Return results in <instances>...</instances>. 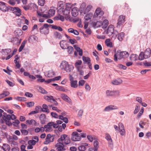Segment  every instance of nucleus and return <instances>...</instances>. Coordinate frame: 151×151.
Here are the masks:
<instances>
[{"instance_id":"obj_56","label":"nucleus","mask_w":151,"mask_h":151,"mask_svg":"<svg viewBox=\"0 0 151 151\" xmlns=\"http://www.w3.org/2000/svg\"><path fill=\"white\" fill-rule=\"evenodd\" d=\"M26 104L28 107H30L34 106L35 103L31 101L27 102Z\"/></svg>"},{"instance_id":"obj_63","label":"nucleus","mask_w":151,"mask_h":151,"mask_svg":"<svg viewBox=\"0 0 151 151\" xmlns=\"http://www.w3.org/2000/svg\"><path fill=\"white\" fill-rule=\"evenodd\" d=\"M82 61L80 60H78L75 64V66H77L81 65L82 63Z\"/></svg>"},{"instance_id":"obj_50","label":"nucleus","mask_w":151,"mask_h":151,"mask_svg":"<svg viewBox=\"0 0 151 151\" xmlns=\"http://www.w3.org/2000/svg\"><path fill=\"white\" fill-rule=\"evenodd\" d=\"M19 121L18 120L15 119L14 121L12 122V124L14 126L17 127V125L19 124Z\"/></svg>"},{"instance_id":"obj_33","label":"nucleus","mask_w":151,"mask_h":151,"mask_svg":"<svg viewBox=\"0 0 151 151\" xmlns=\"http://www.w3.org/2000/svg\"><path fill=\"white\" fill-rule=\"evenodd\" d=\"M51 28L52 29H58L60 31H62L63 30V29L60 26H58L56 25L52 24Z\"/></svg>"},{"instance_id":"obj_58","label":"nucleus","mask_w":151,"mask_h":151,"mask_svg":"<svg viewBox=\"0 0 151 151\" xmlns=\"http://www.w3.org/2000/svg\"><path fill=\"white\" fill-rule=\"evenodd\" d=\"M6 138L9 142H11V141H12L13 139L12 138V136L9 135L8 134H7V135H6Z\"/></svg>"},{"instance_id":"obj_15","label":"nucleus","mask_w":151,"mask_h":151,"mask_svg":"<svg viewBox=\"0 0 151 151\" xmlns=\"http://www.w3.org/2000/svg\"><path fill=\"white\" fill-rule=\"evenodd\" d=\"M46 119V116L45 114H42L40 116V123L43 124H45V119Z\"/></svg>"},{"instance_id":"obj_45","label":"nucleus","mask_w":151,"mask_h":151,"mask_svg":"<svg viewBox=\"0 0 151 151\" xmlns=\"http://www.w3.org/2000/svg\"><path fill=\"white\" fill-rule=\"evenodd\" d=\"M16 100L20 101H25L26 100V98L24 97H17L15 98Z\"/></svg>"},{"instance_id":"obj_2","label":"nucleus","mask_w":151,"mask_h":151,"mask_svg":"<svg viewBox=\"0 0 151 151\" xmlns=\"http://www.w3.org/2000/svg\"><path fill=\"white\" fill-rule=\"evenodd\" d=\"M51 25L52 24H44L39 29L40 32L45 35L48 34L49 32V27H51Z\"/></svg>"},{"instance_id":"obj_13","label":"nucleus","mask_w":151,"mask_h":151,"mask_svg":"<svg viewBox=\"0 0 151 151\" xmlns=\"http://www.w3.org/2000/svg\"><path fill=\"white\" fill-rule=\"evenodd\" d=\"M1 148L4 151H9L10 149V147L9 145L7 144L4 143L3 145V146H0Z\"/></svg>"},{"instance_id":"obj_48","label":"nucleus","mask_w":151,"mask_h":151,"mask_svg":"<svg viewBox=\"0 0 151 151\" xmlns=\"http://www.w3.org/2000/svg\"><path fill=\"white\" fill-rule=\"evenodd\" d=\"M22 135L24 136L27 135L28 134V131L25 129H21L20 130Z\"/></svg>"},{"instance_id":"obj_30","label":"nucleus","mask_w":151,"mask_h":151,"mask_svg":"<svg viewBox=\"0 0 151 151\" xmlns=\"http://www.w3.org/2000/svg\"><path fill=\"white\" fill-rule=\"evenodd\" d=\"M67 136V135L65 134L61 135L60 138L58 139L57 141L58 142H63V141L65 139V137Z\"/></svg>"},{"instance_id":"obj_25","label":"nucleus","mask_w":151,"mask_h":151,"mask_svg":"<svg viewBox=\"0 0 151 151\" xmlns=\"http://www.w3.org/2000/svg\"><path fill=\"white\" fill-rule=\"evenodd\" d=\"M54 122H50L48 123L47 125H45V128L48 129L49 130H51L52 129L51 126H53Z\"/></svg>"},{"instance_id":"obj_47","label":"nucleus","mask_w":151,"mask_h":151,"mask_svg":"<svg viewBox=\"0 0 151 151\" xmlns=\"http://www.w3.org/2000/svg\"><path fill=\"white\" fill-rule=\"evenodd\" d=\"M44 99L46 101H50V100H52V99H53V96H47L45 97ZM50 102H52L51 101H50Z\"/></svg>"},{"instance_id":"obj_49","label":"nucleus","mask_w":151,"mask_h":151,"mask_svg":"<svg viewBox=\"0 0 151 151\" xmlns=\"http://www.w3.org/2000/svg\"><path fill=\"white\" fill-rule=\"evenodd\" d=\"M144 111V108L143 107H142L141 109L139 112L138 113V114L137 115V117L138 119L140 118L141 116L142 115Z\"/></svg>"},{"instance_id":"obj_57","label":"nucleus","mask_w":151,"mask_h":151,"mask_svg":"<svg viewBox=\"0 0 151 151\" xmlns=\"http://www.w3.org/2000/svg\"><path fill=\"white\" fill-rule=\"evenodd\" d=\"M45 0H38V4L41 6H43L45 4Z\"/></svg>"},{"instance_id":"obj_26","label":"nucleus","mask_w":151,"mask_h":151,"mask_svg":"<svg viewBox=\"0 0 151 151\" xmlns=\"http://www.w3.org/2000/svg\"><path fill=\"white\" fill-rule=\"evenodd\" d=\"M122 80L120 79H118L113 81L112 83L114 85H118L121 83H122Z\"/></svg>"},{"instance_id":"obj_9","label":"nucleus","mask_w":151,"mask_h":151,"mask_svg":"<svg viewBox=\"0 0 151 151\" xmlns=\"http://www.w3.org/2000/svg\"><path fill=\"white\" fill-rule=\"evenodd\" d=\"M60 47L63 49H66L69 46V45L65 40H62L60 42Z\"/></svg>"},{"instance_id":"obj_12","label":"nucleus","mask_w":151,"mask_h":151,"mask_svg":"<svg viewBox=\"0 0 151 151\" xmlns=\"http://www.w3.org/2000/svg\"><path fill=\"white\" fill-rule=\"evenodd\" d=\"M88 144L86 143H83L78 147V150L79 151H85L86 149V147L88 146Z\"/></svg>"},{"instance_id":"obj_5","label":"nucleus","mask_w":151,"mask_h":151,"mask_svg":"<svg viewBox=\"0 0 151 151\" xmlns=\"http://www.w3.org/2000/svg\"><path fill=\"white\" fill-rule=\"evenodd\" d=\"M119 91L118 90L110 91L108 90L106 91V95L107 96H118L119 95Z\"/></svg>"},{"instance_id":"obj_40","label":"nucleus","mask_w":151,"mask_h":151,"mask_svg":"<svg viewBox=\"0 0 151 151\" xmlns=\"http://www.w3.org/2000/svg\"><path fill=\"white\" fill-rule=\"evenodd\" d=\"M144 58L145 59V56L144 55L143 52H141L139 55L138 59L140 60H142Z\"/></svg>"},{"instance_id":"obj_43","label":"nucleus","mask_w":151,"mask_h":151,"mask_svg":"<svg viewBox=\"0 0 151 151\" xmlns=\"http://www.w3.org/2000/svg\"><path fill=\"white\" fill-rule=\"evenodd\" d=\"M38 91L44 94H47V92L45 90L40 86L39 87Z\"/></svg>"},{"instance_id":"obj_19","label":"nucleus","mask_w":151,"mask_h":151,"mask_svg":"<svg viewBox=\"0 0 151 151\" xmlns=\"http://www.w3.org/2000/svg\"><path fill=\"white\" fill-rule=\"evenodd\" d=\"M53 34L55 37L56 39H60L62 37V35L58 31H54L53 32Z\"/></svg>"},{"instance_id":"obj_16","label":"nucleus","mask_w":151,"mask_h":151,"mask_svg":"<svg viewBox=\"0 0 151 151\" xmlns=\"http://www.w3.org/2000/svg\"><path fill=\"white\" fill-rule=\"evenodd\" d=\"M59 10L60 12H62L63 14L64 15H68L70 12V11L65 9H64L63 8H61L59 9Z\"/></svg>"},{"instance_id":"obj_6","label":"nucleus","mask_w":151,"mask_h":151,"mask_svg":"<svg viewBox=\"0 0 151 151\" xmlns=\"http://www.w3.org/2000/svg\"><path fill=\"white\" fill-rule=\"evenodd\" d=\"M10 11L13 12V13L18 16H20L21 15V11L20 9L17 7H11L10 8Z\"/></svg>"},{"instance_id":"obj_60","label":"nucleus","mask_w":151,"mask_h":151,"mask_svg":"<svg viewBox=\"0 0 151 151\" xmlns=\"http://www.w3.org/2000/svg\"><path fill=\"white\" fill-rule=\"evenodd\" d=\"M118 34V32L115 30V32H114L113 34V35L112 36V38H113L114 39H116Z\"/></svg>"},{"instance_id":"obj_59","label":"nucleus","mask_w":151,"mask_h":151,"mask_svg":"<svg viewBox=\"0 0 151 151\" xmlns=\"http://www.w3.org/2000/svg\"><path fill=\"white\" fill-rule=\"evenodd\" d=\"M117 66L119 68L124 70H126L127 69V67L125 66L122 64H118Z\"/></svg>"},{"instance_id":"obj_36","label":"nucleus","mask_w":151,"mask_h":151,"mask_svg":"<svg viewBox=\"0 0 151 151\" xmlns=\"http://www.w3.org/2000/svg\"><path fill=\"white\" fill-rule=\"evenodd\" d=\"M124 33L123 32H121L118 34V36L117 38L119 41H121L122 40L123 38L124 37Z\"/></svg>"},{"instance_id":"obj_28","label":"nucleus","mask_w":151,"mask_h":151,"mask_svg":"<svg viewBox=\"0 0 151 151\" xmlns=\"http://www.w3.org/2000/svg\"><path fill=\"white\" fill-rule=\"evenodd\" d=\"M109 21L107 19H105L103 22H102V26L103 29L106 28L108 25Z\"/></svg>"},{"instance_id":"obj_22","label":"nucleus","mask_w":151,"mask_h":151,"mask_svg":"<svg viewBox=\"0 0 151 151\" xmlns=\"http://www.w3.org/2000/svg\"><path fill=\"white\" fill-rule=\"evenodd\" d=\"M68 63L65 61H63L60 64V68L64 70Z\"/></svg>"},{"instance_id":"obj_62","label":"nucleus","mask_w":151,"mask_h":151,"mask_svg":"<svg viewBox=\"0 0 151 151\" xmlns=\"http://www.w3.org/2000/svg\"><path fill=\"white\" fill-rule=\"evenodd\" d=\"M16 32L18 36H21L22 34V32L21 29H19L16 31Z\"/></svg>"},{"instance_id":"obj_55","label":"nucleus","mask_w":151,"mask_h":151,"mask_svg":"<svg viewBox=\"0 0 151 151\" xmlns=\"http://www.w3.org/2000/svg\"><path fill=\"white\" fill-rule=\"evenodd\" d=\"M2 118L4 120H5V119L6 120H10L12 119V116L10 114H7L4 118L2 117Z\"/></svg>"},{"instance_id":"obj_64","label":"nucleus","mask_w":151,"mask_h":151,"mask_svg":"<svg viewBox=\"0 0 151 151\" xmlns=\"http://www.w3.org/2000/svg\"><path fill=\"white\" fill-rule=\"evenodd\" d=\"M68 42L73 45L75 43H76L77 41L75 39H70L69 40Z\"/></svg>"},{"instance_id":"obj_32","label":"nucleus","mask_w":151,"mask_h":151,"mask_svg":"<svg viewBox=\"0 0 151 151\" xmlns=\"http://www.w3.org/2000/svg\"><path fill=\"white\" fill-rule=\"evenodd\" d=\"M85 7V3H82L79 8V12L80 13H82L83 12H84Z\"/></svg>"},{"instance_id":"obj_34","label":"nucleus","mask_w":151,"mask_h":151,"mask_svg":"<svg viewBox=\"0 0 151 151\" xmlns=\"http://www.w3.org/2000/svg\"><path fill=\"white\" fill-rule=\"evenodd\" d=\"M55 72L52 70H49L48 72L47 77H52L55 75Z\"/></svg>"},{"instance_id":"obj_51","label":"nucleus","mask_w":151,"mask_h":151,"mask_svg":"<svg viewBox=\"0 0 151 151\" xmlns=\"http://www.w3.org/2000/svg\"><path fill=\"white\" fill-rule=\"evenodd\" d=\"M145 124H146L145 122H144V121H141L139 123V125L141 128L142 129H143V128H144V127L143 125H145Z\"/></svg>"},{"instance_id":"obj_37","label":"nucleus","mask_w":151,"mask_h":151,"mask_svg":"<svg viewBox=\"0 0 151 151\" xmlns=\"http://www.w3.org/2000/svg\"><path fill=\"white\" fill-rule=\"evenodd\" d=\"M65 139L64 140V143L65 144L67 145L70 143L71 142L70 139V137H68V135H67V136L66 137H65Z\"/></svg>"},{"instance_id":"obj_42","label":"nucleus","mask_w":151,"mask_h":151,"mask_svg":"<svg viewBox=\"0 0 151 151\" xmlns=\"http://www.w3.org/2000/svg\"><path fill=\"white\" fill-rule=\"evenodd\" d=\"M66 49L68 50V52L70 54H72L73 52V48L71 46H69Z\"/></svg>"},{"instance_id":"obj_29","label":"nucleus","mask_w":151,"mask_h":151,"mask_svg":"<svg viewBox=\"0 0 151 151\" xmlns=\"http://www.w3.org/2000/svg\"><path fill=\"white\" fill-rule=\"evenodd\" d=\"M27 40H24L22 42L19 49L18 51L19 52H20L22 51L24 47L25 44L27 43Z\"/></svg>"},{"instance_id":"obj_46","label":"nucleus","mask_w":151,"mask_h":151,"mask_svg":"<svg viewBox=\"0 0 151 151\" xmlns=\"http://www.w3.org/2000/svg\"><path fill=\"white\" fill-rule=\"evenodd\" d=\"M140 109V106L139 104H137L136 106L134 112V114H136L139 111Z\"/></svg>"},{"instance_id":"obj_52","label":"nucleus","mask_w":151,"mask_h":151,"mask_svg":"<svg viewBox=\"0 0 151 151\" xmlns=\"http://www.w3.org/2000/svg\"><path fill=\"white\" fill-rule=\"evenodd\" d=\"M37 142L34 140H29L28 141V144L29 145H35Z\"/></svg>"},{"instance_id":"obj_39","label":"nucleus","mask_w":151,"mask_h":151,"mask_svg":"<svg viewBox=\"0 0 151 151\" xmlns=\"http://www.w3.org/2000/svg\"><path fill=\"white\" fill-rule=\"evenodd\" d=\"M114 26L112 25H110L108 27L106 32H114Z\"/></svg>"},{"instance_id":"obj_1","label":"nucleus","mask_w":151,"mask_h":151,"mask_svg":"<svg viewBox=\"0 0 151 151\" xmlns=\"http://www.w3.org/2000/svg\"><path fill=\"white\" fill-rule=\"evenodd\" d=\"M114 55V60L115 61H117L118 59L120 60L122 58H127L129 56V53L126 51L120 52V50H117Z\"/></svg>"},{"instance_id":"obj_11","label":"nucleus","mask_w":151,"mask_h":151,"mask_svg":"<svg viewBox=\"0 0 151 151\" xmlns=\"http://www.w3.org/2000/svg\"><path fill=\"white\" fill-rule=\"evenodd\" d=\"M144 55L145 56V59L149 58L151 55V50L150 48L146 49L144 52H143Z\"/></svg>"},{"instance_id":"obj_20","label":"nucleus","mask_w":151,"mask_h":151,"mask_svg":"<svg viewBox=\"0 0 151 151\" xmlns=\"http://www.w3.org/2000/svg\"><path fill=\"white\" fill-rule=\"evenodd\" d=\"M74 68V67L73 65H69L68 64L65 67L64 70L67 72H70Z\"/></svg>"},{"instance_id":"obj_21","label":"nucleus","mask_w":151,"mask_h":151,"mask_svg":"<svg viewBox=\"0 0 151 151\" xmlns=\"http://www.w3.org/2000/svg\"><path fill=\"white\" fill-rule=\"evenodd\" d=\"M82 59L83 61V63L85 64L86 63L87 64H89L90 62H91V59L88 57H86L85 56L82 57Z\"/></svg>"},{"instance_id":"obj_8","label":"nucleus","mask_w":151,"mask_h":151,"mask_svg":"<svg viewBox=\"0 0 151 151\" xmlns=\"http://www.w3.org/2000/svg\"><path fill=\"white\" fill-rule=\"evenodd\" d=\"M125 21V17L122 15L120 16L117 23V27H119L121 25H122Z\"/></svg>"},{"instance_id":"obj_14","label":"nucleus","mask_w":151,"mask_h":151,"mask_svg":"<svg viewBox=\"0 0 151 151\" xmlns=\"http://www.w3.org/2000/svg\"><path fill=\"white\" fill-rule=\"evenodd\" d=\"M102 22L101 21H98L96 22H92L91 24L95 28H98L100 27L102 25Z\"/></svg>"},{"instance_id":"obj_35","label":"nucleus","mask_w":151,"mask_h":151,"mask_svg":"<svg viewBox=\"0 0 151 151\" xmlns=\"http://www.w3.org/2000/svg\"><path fill=\"white\" fill-rule=\"evenodd\" d=\"M92 7V6L91 5H89L88 6L84 11V14H86L87 13H88L90 11Z\"/></svg>"},{"instance_id":"obj_3","label":"nucleus","mask_w":151,"mask_h":151,"mask_svg":"<svg viewBox=\"0 0 151 151\" xmlns=\"http://www.w3.org/2000/svg\"><path fill=\"white\" fill-rule=\"evenodd\" d=\"M0 10L4 12H8L10 10L11 6L1 1H0Z\"/></svg>"},{"instance_id":"obj_4","label":"nucleus","mask_w":151,"mask_h":151,"mask_svg":"<svg viewBox=\"0 0 151 151\" xmlns=\"http://www.w3.org/2000/svg\"><path fill=\"white\" fill-rule=\"evenodd\" d=\"M71 140L73 141H79L81 139V136L77 132H73L71 134Z\"/></svg>"},{"instance_id":"obj_54","label":"nucleus","mask_w":151,"mask_h":151,"mask_svg":"<svg viewBox=\"0 0 151 151\" xmlns=\"http://www.w3.org/2000/svg\"><path fill=\"white\" fill-rule=\"evenodd\" d=\"M42 107L45 110V112L47 113H49L50 112L49 109H48L47 106L46 104H43L42 105Z\"/></svg>"},{"instance_id":"obj_24","label":"nucleus","mask_w":151,"mask_h":151,"mask_svg":"<svg viewBox=\"0 0 151 151\" xmlns=\"http://www.w3.org/2000/svg\"><path fill=\"white\" fill-rule=\"evenodd\" d=\"M106 136L105 137V139L108 141L110 145L112 144V140L110 135L107 133L106 134Z\"/></svg>"},{"instance_id":"obj_53","label":"nucleus","mask_w":151,"mask_h":151,"mask_svg":"<svg viewBox=\"0 0 151 151\" xmlns=\"http://www.w3.org/2000/svg\"><path fill=\"white\" fill-rule=\"evenodd\" d=\"M72 8V6L71 4L69 3H67L66 4V6L65 9H68L69 10H70Z\"/></svg>"},{"instance_id":"obj_10","label":"nucleus","mask_w":151,"mask_h":151,"mask_svg":"<svg viewBox=\"0 0 151 151\" xmlns=\"http://www.w3.org/2000/svg\"><path fill=\"white\" fill-rule=\"evenodd\" d=\"M117 109V106L113 105H110L106 107L104 110V111H109L114 109Z\"/></svg>"},{"instance_id":"obj_41","label":"nucleus","mask_w":151,"mask_h":151,"mask_svg":"<svg viewBox=\"0 0 151 151\" xmlns=\"http://www.w3.org/2000/svg\"><path fill=\"white\" fill-rule=\"evenodd\" d=\"M93 146L95 147V150H97L99 148V142L97 140H95L93 142Z\"/></svg>"},{"instance_id":"obj_44","label":"nucleus","mask_w":151,"mask_h":151,"mask_svg":"<svg viewBox=\"0 0 151 151\" xmlns=\"http://www.w3.org/2000/svg\"><path fill=\"white\" fill-rule=\"evenodd\" d=\"M55 89L57 90L63 92L65 91L66 90H68L67 89H65L64 88L63 86H57L56 87Z\"/></svg>"},{"instance_id":"obj_7","label":"nucleus","mask_w":151,"mask_h":151,"mask_svg":"<svg viewBox=\"0 0 151 151\" xmlns=\"http://www.w3.org/2000/svg\"><path fill=\"white\" fill-rule=\"evenodd\" d=\"M57 147L56 150L58 151H63L66 150L63 142H58L55 145Z\"/></svg>"},{"instance_id":"obj_61","label":"nucleus","mask_w":151,"mask_h":151,"mask_svg":"<svg viewBox=\"0 0 151 151\" xmlns=\"http://www.w3.org/2000/svg\"><path fill=\"white\" fill-rule=\"evenodd\" d=\"M5 81L10 86L12 87L14 85V83H13L11 81H9V80H6Z\"/></svg>"},{"instance_id":"obj_18","label":"nucleus","mask_w":151,"mask_h":151,"mask_svg":"<svg viewBox=\"0 0 151 151\" xmlns=\"http://www.w3.org/2000/svg\"><path fill=\"white\" fill-rule=\"evenodd\" d=\"M119 126H121V129H120L119 132L121 135L123 136L125 134V131L124 128L123 124L122 123H119Z\"/></svg>"},{"instance_id":"obj_31","label":"nucleus","mask_w":151,"mask_h":151,"mask_svg":"<svg viewBox=\"0 0 151 151\" xmlns=\"http://www.w3.org/2000/svg\"><path fill=\"white\" fill-rule=\"evenodd\" d=\"M77 83V80L71 81V82H70L71 87L74 88H77L78 86Z\"/></svg>"},{"instance_id":"obj_17","label":"nucleus","mask_w":151,"mask_h":151,"mask_svg":"<svg viewBox=\"0 0 151 151\" xmlns=\"http://www.w3.org/2000/svg\"><path fill=\"white\" fill-rule=\"evenodd\" d=\"M78 10L77 7H74L71 9V14L72 16L76 17L78 14Z\"/></svg>"},{"instance_id":"obj_23","label":"nucleus","mask_w":151,"mask_h":151,"mask_svg":"<svg viewBox=\"0 0 151 151\" xmlns=\"http://www.w3.org/2000/svg\"><path fill=\"white\" fill-rule=\"evenodd\" d=\"M11 50L10 48L3 49L1 50V53L4 55H7L10 53Z\"/></svg>"},{"instance_id":"obj_27","label":"nucleus","mask_w":151,"mask_h":151,"mask_svg":"<svg viewBox=\"0 0 151 151\" xmlns=\"http://www.w3.org/2000/svg\"><path fill=\"white\" fill-rule=\"evenodd\" d=\"M61 97L65 101L68 102L69 101L70 98L65 94L62 93L61 94Z\"/></svg>"},{"instance_id":"obj_38","label":"nucleus","mask_w":151,"mask_h":151,"mask_svg":"<svg viewBox=\"0 0 151 151\" xmlns=\"http://www.w3.org/2000/svg\"><path fill=\"white\" fill-rule=\"evenodd\" d=\"M105 43L107 47H112V43L110 41L109 39H107L105 40Z\"/></svg>"}]
</instances>
